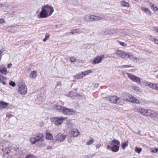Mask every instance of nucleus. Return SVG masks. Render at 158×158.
<instances>
[{
	"label": "nucleus",
	"mask_w": 158,
	"mask_h": 158,
	"mask_svg": "<svg viewBox=\"0 0 158 158\" xmlns=\"http://www.w3.org/2000/svg\"><path fill=\"white\" fill-rule=\"evenodd\" d=\"M0 78H1L2 79H6V78L4 77L1 74H0Z\"/></svg>",
	"instance_id": "obj_53"
},
{
	"label": "nucleus",
	"mask_w": 158,
	"mask_h": 158,
	"mask_svg": "<svg viewBox=\"0 0 158 158\" xmlns=\"http://www.w3.org/2000/svg\"><path fill=\"white\" fill-rule=\"evenodd\" d=\"M128 141H127L125 143H122V148L124 149L128 145Z\"/></svg>",
	"instance_id": "obj_34"
},
{
	"label": "nucleus",
	"mask_w": 158,
	"mask_h": 158,
	"mask_svg": "<svg viewBox=\"0 0 158 158\" xmlns=\"http://www.w3.org/2000/svg\"><path fill=\"white\" fill-rule=\"evenodd\" d=\"M129 56L128 58L132 60L133 62H137L139 61V59L133 55L132 53L130 52Z\"/></svg>",
	"instance_id": "obj_17"
},
{
	"label": "nucleus",
	"mask_w": 158,
	"mask_h": 158,
	"mask_svg": "<svg viewBox=\"0 0 158 158\" xmlns=\"http://www.w3.org/2000/svg\"><path fill=\"white\" fill-rule=\"evenodd\" d=\"M46 137L48 139H51L53 138L52 135L50 133H47Z\"/></svg>",
	"instance_id": "obj_35"
},
{
	"label": "nucleus",
	"mask_w": 158,
	"mask_h": 158,
	"mask_svg": "<svg viewBox=\"0 0 158 158\" xmlns=\"http://www.w3.org/2000/svg\"><path fill=\"white\" fill-rule=\"evenodd\" d=\"M50 16L48 15L46 11L42 8V10L40 14L38 15L39 18H45Z\"/></svg>",
	"instance_id": "obj_13"
},
{
	"label": "nucleus",
	"mask_w": 158,
	"mask_h": 158,
	"mask_svg": "<svg viewBox=\"0 0 158 158\" xmlns=\"http://www.w3.org/2000/svg\"><path fill=\"white\" fill-rule=\"evenodd\" d=\"M104 56L103 55L101 56H97L94 59L92 62V64H96L101 63L102 59L104 58Z\"/></svg>",
	"instance_id": "obj_9"
},
{
	"label": "nucleus",
	"mask_w": 158,
	"mask_h": 158,
	"mask_svg": "<svg viewBox=\"0 0 158 158\" xmlns=\"http://www.w3.org/2000/svg\"><path fill=\"white\" fill-rule=\"evenodd\" d=\"M75 79H79L83 77V75L82 73L78 74L74 76Z\"/></svg>",
	"instance_id": "obj_32"
},
{
	"label": "nucleus",
	"mask_w": 158,
	"mask_h": 158,
	"mask_svg": "<svg viewBox=\"0 0 158 158\" xmlns=\"http://www.w3.org/2000/svg\"><path fill=\"white\" fill-rule=\"evenodd\" d=\"M84 19L85 21L88 22H90V15H85L84 18Z\"/></svg>",
	"instance_id": "obj_26"
},
{
	"label": "nucleus",
	"mask_w": 158,
	"mask_h": 158,
	"mask_svg": "<svg viewBox=\"0 0 158 158\" xmlns=\"http://www.w3.org/2000/svg\"><path fill=\"white\" fill-rule=\"evenodd\" d=\"M117 98V97L114 96H111L109 98H107V100L109 101L111 103H115L116 100Z\"/></svg>",
	"instance_id": "obj_19"
},
{
	"label": "nucleus",
	"mask_w": 158,
	"mask_h": 158,
	"mask_svg": "<svg viewBox=\"0 0 158 158\" xmlns=\"http://www.w3.org/2000/svg\"><path fill=\"white\" fill-rule=\"evenodd\" d=\"M2 81V84H3V85H4L6 84V82H4V81Z\"/></svg>",
	"instance_id": "obj_62"
},
{
	"label": "nucleus",
	"mask_w": 158,
	"mask_h": 158,
	"mask_svg": "<svg viewBox=\"0 0 158 158\" xmlns=\"http://www.w3.org/2000/svg\"><path fill=\"white\" fill-rule=\"evenodd\" d=\"M44 135L42 134H40L39 135H37L32 137L30 139V141L33 144H35L37 142H41L43 140V138Z\"/></svg>",
	"instance_id": "obj_2"
},
{
	"label": "nucleus",
	"mask_w": 158,
	"mask_h": 158,
	"mask_svg": "<svg viewBox=\"0 0 158 158\" xmlns=\"http://www.w3.org/2000/svg\"><path fill=\"white\" fill-rule=\"evenodd\" d=\"M141 9L144 12L148 15H151V13L150 10L148 8L146 7H141Z\"/></svg>",
	"instance_id": "obj_24"
},
{
	"label": "nucleus",
	"mask_w": 158,
	"mask_h": 158,
	"mask_svg": "<svg viewBox=\"0 0 158 158\" xmlns=\"http://www.w3.org/2000/svg\"><path fill=\"white\" fill-rule=\"evenodd\" d=\"M9 103L3 102H0V110L6 108Z\"/></svg>",
	"instance_id": "obj_23"
},
{
	"label": "nucleus",
	"mask_w": 158,
	"mask_h": 158,
	"mask_svg": "<svg viewBox=\"0 0 158 158\" xmlns=\"http://www.w3.org/2000/svg\"><path fill=\"white\" fill-rule=\"evenodd\" d=\"M64 107L60 105H56L55 106V108L56 109L58 110L59 111L62 112L64 109Z\"/></svg>",
	"instance_id": "obj_29"
},
{
	"label": "nucleus",
	"mask_w": 158,
	"mask_h": 158,
	"mask_svg": "<svg viewBox=\"0 0 158 158\" xmlns=\"http://www.w3.org/2000/svg\"><path fill=\"white\" fill-rule=\"evenodd\" d=\"M92 72L91 70H89L87 71H85L84 72H82V73L84 76H85L88 75L89 74L91 73Z\"/></svg>",
	"instance_id": "obj_33"
},
{
	"label": "nucleus",
	"mask_w": 158,
	"mask_h": 158,
	"mask_svg": "<svg viewBox=\"0 0 158 158\" xmlns=\"http://www.w3.org/2000/svg\"><path fill=\"white\" fill-rule=\"evenodd\" d=\"M2 79L1 78H0V82H1L2 81Z\"/></svg>",
	"instance_id": "obj_64"
},
{
	"label": "nucleus",
	"mask_w": 158,
	"mask_h": 158,
	"mask_svg": "<svg viewBox=\"0 0 158 158\" xmlns=\"http://www.w3.org/2000/svg\"><path fill=\"white\" fill-rule=\"evenodd\" d=\"M12 64L11 63H10V64H8L7 65L8 68H10L11 67V66H12Z\"/></svg>",
	"instance_id": "obj_55"
},
{
	"label": "nucleus",
	"mask_w": 158,
	"mask_h": 158,
	"mask_svg": "<svg viewBox=\"0 0 158 158\" xmlns=\"http://www.w3.org/2000/svg\"><path fill=\"white\" fill-rule=\"evenodd\" d=\"M82 32V31L79 29H77L73 30L71 31V32L67 33H66V34L67 35H69V34L74 35L76 33L79 34L81 33Z\"/></svg>",
	"instance_id": "obj_18"
},
{
	"label": "nucleus",
	"mask_w": 158,
	"mask_h": 158,
	"mask_svg": "<svg viewBox=\"0 0 158 158\" xmlns=\"http://www.w3.org/2000/svg\"><path fill=\"white\" fill-rule=\"evenodd\" d=\"M70 135L73 136L74 137H76L79 135L78 131L76 129H71L69 131Z\"/></svg>",
	"instance_id": "obj_14"
},
{
	"label": "nucleus",
	"mask_w": 158,
	"mask_h": 158,
	"mask_svg": "<svg viewBox=\"0 0 158 158\" xmlns=\"http://www.w3.org/2000/svg\"><path fill=\"white\" fill-rule=\"evenodd\" d=\"M153 41H154L155 43L158 44V40L157 39L155 38Z\"/></svg>",
	"instance_id": "obj_52"
},
{
	"label": "nucleus",
	"mask_w": 158,
	"mask_h": 158,
	"mask_svg": "<svg viewBox=\"0 0 158 158\" xmlns=\"http://www.w3.org/2000/svg\"><path fill=\"white\" fill-rule=\"evenodd\" d=\"M0 72L4 74H6L7 73L6 68L3 65L0 66Z\"/></svg>",
	"instance_id": "obj_20"
},
{
	"label": "nucleus",
	"mask_w": 158,
	"mask_h": 158,
	"mask_svg": "<svg viewBox=\"0 0 158 158\" xmlns=\"http://www.w3.org/2000/svg\"><path fill=\"white\" fill-rule=\"evenodd\" d=\"M155 38L153 37L152 36L150 35L149 37V39L152 41H153Z\"/></svg>",
	"instance_id": "obj_50"
},
{
	"label": "nucleus",
	"mask_w": 158,
	"mask_h": 158,
	"mask_svg": "<svg viewBox=\"0 0 158 158\" xmlns=\"http://www.w3.org/2000/svg\"><path fill=\"white\" fill-rule=\"evenodd\" d=\"M49 35L48 34H46L45 38L43 39V41L45 42L49 38Z\"/></svg>",
	"instance_id": "obj_43"
},
{
	"label": "nucleus",
	"mask_w": 158,
	"mask_h": 158,
	"mask_svg": "<svg viewBox=\"0 0 158 158\" xmlns=\"http://www.w3.org/2000/svg\"><path fill=\"white\" fill-rule=\"evenodd\" d=\"M76 58L74 57H72L70 59V60L71 62H73L76 61Z\"/></svg>",
	"instance_id": "obj_45"
},
{
	"label": "nucleus",
	"mask_w": 158,
	"mask_h": 158,
	"mask_svg": "<svg viewBox=\"0 0 158 158\" xmlns=\"http://www.w3.org/2000/svg\"><path fill=\"white\" fill-rule=\"evenodd\" d=\"M119 146L117 145L113 146L112 151L114 152H117L119 150Z\"/></svg>",
	"instance_id": "obj_30"
},
{
	"label": "nucleus",
	"mask_w": 158,
	"mask_h": 158,
	"mask_svg": "<svg viewBox=\"0 0 158 158\" xmlns=\"http://www.w3.org/2000/svg\"><path fill=\"white\" fill-rule=\"evenodd\" d=\"M9 84L10 85L12 86L13 87H15V82L12 81H10L9 83Z\"/></svg>",
	"instance_id": "obj_41"
},
{
	"label": "nucleus",
	"mask_w": 158,
	"mask_h": 158,
	"mask_svg": "<svg viewBox=\"0 0 158 158\" xmlns=\"http://www.w3.org/2000/svg\"><path fill=\"white\" fill-rule=\"evenodd\" d=\"M122 100L121 98L117 97V98L116 100L115 103L118 105H121L123 103Z\"/></svg>",
	"instance_id": "obj_27"
},
{
	"label": "nucleus",
	"mask_w": 158,
	"mask_h": 158,
	"mask_svg": "<svg viewBox=\"0 0 158 158\" xmlns=\"http://www.w3.org/2000/svg\"><path fill=\"white\" fill-rule=\"evenodd\" d=\"M99 86V84L98 83H96L95 84V86L97 87H98Z\"/></svg>",
	"instance_id": "obj_59"
},
{
	"label": "nucleus",
	"mask_w": 158,
	"mask_h": 158,
	"mask_svg": "<svg viewBox=\"0 0 158 158\" xmlns=\"http://www.w3.org/2000/svg\"><path fill=\"white\" fill-rule=\"evenodd\" d=\"M52 148V146H49L47 147V149H51Z\"/></svg>",
	"instance_id": "obj_56"
},
{
	"label": "nucleus",
	"mask_w": 158,
	"mask_h": 158,
	"mask_svg": "<svg viewBox=\"0 0 158 158\" xmlns=\"http://www.w3.org/2000/svg\"><path fill=\"white\" fill-rule=\"evenodd\" d=\"M104 16L103 15H100L98 16L90 15V22L96 21L98 20H101L104 19Z\"/></svg>",
	"instance_id": "obj_7"
},
{
	"label": "nucleus",
	"mask_w": 158,
	"mask_h": 158,
	"mask_svg": "<svg viewBox=\"0 0 158 158\" xmlns=\"http://www.w3.org/2000/svg\"><path fill=\"white\" fill-rule=\"evenodd\" d=\"M2 52L0 50V56H1V58L2 57Z\"/></svg>",
	"instance_id": "obj_61"
},
{
	"label": "nucleus",
	"mask_w": 158,
	"mask_h": 158,
	"mask_svg": "<svg viewBox=\"0 0 158 158\" xmlns=\"http://www.w3.org/2000/svg\"><path fill=\"white\" fill-rule=\"evenodd\" d=\"M151 83L148 82L147 81H144V83L145 86H150V84Z\"/></svg>",
	"instance_id": "obj_44"
},
{
	"label": "nucleus",
	"mask_w": 158,
	"mask_h": 158,
	"mask_svg": "<svg viewBox=\"0 0 158 158\" xmlns=\"http://www.w3.org/2000/svg\"><path fill=\"white\" fill-rule=\"evenodd\" d=\"M132 67L131 66H129L128 65H122V68H127V67Z\"/></svg>",
	"instance_id": "obj_47"
},
{
	"label": "nucleus",
	"mask_w": 158,
	"mask_h": 158,
	"mask_svg": "<svg viewBox=\"0 0 158 158\" xmlns=\"http://www.w3.org/2000/svg\"><path fill=\"white\" fill-rule=\"evenodd\" d=\"M38 146H39L40 147H41L42 146H44V144L43 143H41V145H39L38 144Z\"/></svg>",
	"instance_id": "obj_57"
},
{
	"label": "nucleus",
	"mask_w": 158,
	"mask_h": 158,
	"mask_svg": "<svg viewBox=\"0 0 158 158\" xmlns=\"http://www.w3.org/2000/svg\"><path fill=\"white\" fill-rule=\"evenodd\" d=\"M121 5L124 7H129V4L125 1H123L121 2Z\"/></svg>",
	"instance_id": "obj_31"
},
{
	"label": "nucleus",
	"mask_w": 158,
	"mask_h": 158,
	"mask_svg": "<svg viewBox=\"0 0 158 158\" xmlns=\"http://www.w3.org/2000/svg\"><path fill=\"white\" fill-rule=\"evenodd\" d=\"M128 77L132 81L136 82L138 84L141 83V80L139 77L130 73L127 74Z\"/></svg>",
	"instance_id": "obj_6"
},
{
	"label": "nucleus",
	"mask_w": 158,
	"mask_h": 158,
	"mask_svg": "<svg viewBox=\"0 0 158 158\" xmlns=\"http://www.w3.org/2000/svg\"><path fill=\"white\" fill-rule=\"evenodd\" d=\"M42 8L45 10L50 16L54 11V9L51 6L46 5L43 7Z\"/></svg>",
	"instance_id": "obj_4"
},
{
	"label": "nucleus",
	"mask_w": 158,
	"mask_h": 158,
	"mask_svg": "<svg viewBox=\"0 0 158 158\" xmlns=\"http://www.w3.org/2000/svg\"><path fill=\"white\" fill-rule=\"evenodd\" d=\"M156 31L158 33V28H156Z\"/></svg>",
	"instance_id": "obj_63"
},
{
	"label": "nucleus",
	"mask_w": 158,
	"mask_h": 158,
	"mask_svg": "<svg viewBox=\"0 0 158 158\" xmlns=\"http://www.w3.org/2000/svg\"><path fill=\"white\" fill-rule=\"evenodd\" d=\"M118 42L119 43V44L122 46H123L124 47L127 46V44L124 42H121L119 41H118Z\"/></svg>",
	"instance_id": "obj_46"
},
{
	"label": "nucleus",
	"mask_w": 158,
	"mask_h": 158,
	"mask_svg": "<svg viewBox=\"0 0 158 158\" xmlns=\"http://www.w3.org/2000/svg\"><path fill=\"white\" fill-rule=\"evenodd\" d=\"M130 54V52H127L120 50H118L116 53V55L123 59L128 58Z\"/></svg>",
	"instance_id": "obj_3"
},
{
	"label": "nucleus",
	"mask_w": 158,
	"mask_h": 158,
	"mask_svg": "<svg viewBox=\"0 0 158 158\" xmlns=\"http://www.w3.org/2000/svg\"><path fill=\"white\" fill-rule=\"evenodd\" d=\"M149 4L151 7L152 9L156 14H158V9L157 6L155 5H153L152 3H150Z\"/></svg>",
	"instance_id": "obj_22"
},
{
	"label": "nucleus",
	"mask_w": 158,
	"mask_h": 158,
	"mask_svg": "<svg viewBox=\"0 0 158 158\" xmlns=\"http://www.w3.org/2000/svg\"><path fill=\"white\" fill-rule=\"evenodd\" d=\"M66 138L65 135L61 133L58 134L56 136V140L60 142H63Z\"/></svg>",
	"instance_id": "obj_12"
},
{
	"label": "nucleus",
	"mask_w": 158,
	"mask_h": 158,
	"mask_svg": "<svg viewBox=\"0 0 158 158\" xmlns=\"http://www.w3.org/2000/svg\"><path fill=\"white\" fill-rule=\"evenodd\" d=\"M148 110H146L140 107H137L135 110L136 111L146 116L148 113Z\"/></svg>",
	"instance_id": "obj_11"
},
{
	"label": "nucleus",
	"mask_w": 158,
	"mask_h": 158,
	"mask_svg": "<svg viewBox=\"0 0 158 158\" xmlns=\"http://www.w3.org/2000/svg\"><path fill=\"white\" fill-rule=\"evenodd\" d=\"M149 87L153 89L158 90V84H153L151 83Z\"/></svg>",
	"instance_id": "obj_25"
},
{
	"label": "nucleus",
	"mask_w": 158,
	"mask_h": 158,
	"mask_svg": "<svg viewBox=\"0 0 158 158\" xmlns=\"http://www.w3.org/2000/svg\"><path fill=\"white\" fill-rule=\"evenodd\" d=\"M78 96V97H82V95H81V94H76V96Z\"/></svg>",
	"instance_id": "obj_58"
},
{
	"label": "nucleus",
	"mask_w": 158,
	"mask_h": 158,
	"mask_svg": "<svg viewBox=\"0 0 158 158\" xmlns=\"http://www.w3.org/2000/svg\"><path fill=\"white\" fill-rule=\"evenodd\" d=\"M66 118L62 117H53L51 118V121L56 126L61 124Z\"/></svg>",
	"instance_id": "obj_1"
},
{
	"label": "nucleus",
	"mask_w": 158,
	"mask_h": 158,
	"mask_svg": "<svg viewBox=\"0 0 158 158\" xmlns=\"http://www.w3.org/2000/svg\"><path fill=\"white\" fill-rule=\"evenodd\" d=\"M101 146V144H99L96 146V147L97 148H99Z\"/></svg>",
	"instance_id": "obj_54"
},
{
	"label": "nucleus",
	"mask_w": 158,
	"mask_h": 158,
	"mask_svg": "<svg viewBox=\"0 0 158 158\" xmlns=\"http://www.w3.org/2000/svg\"><path fill=\"white\" fill-rule=\"evenodd\" d=\"M110 143V145L113 146L115 145H120V143L119 141L116 139H114L112 140Z\"/></svg>",
	"instance_id": "obj_21"
},
{
	"label": "nucleus",
	"mask_w": 158,
	"mask_h": 158,
	"mask_svg": "<svg viewBox=\"0 0 158 158\" xmlns=\"http://www.w3.org/2000/svg\"><path fill=\"white\" fill-rule=\"evenodd\" d=\"M120 32V30L117 28L113 29V34H118Z\"/></svg>",
	"instance_id": "obj_38"
},
{
	"label": "nucleus",
	"mask_w": 158,
	"mask_h": 158,
	"mask_svg": "<svg viewBox=\"0 0 158 158\" xmlns=\"http://www.w3.org/2000/svg\"><path fill=\"white\" fill-rule=\"evenodd\" d=\"M25 158H36V157L32 155H27Z\"/></svg>",
	"instance_id": "obj_42"
},
{
	"label": "nucleus",
	"mask_w": 158,
	"mask_h": 158,
	"mask_svg": "<svg viewBox=\"0 0 158 158\" xmlns=\"http://www.w3.org/2000/svg\"><path fill=\"white\" fill-rule=\"evenodd\" d=\"M19 93L22 95H24L27 91L26 86L24 85H20L19 88Z\"/></svg>",
	"instance_id": "obj_8"
},
{
	"label": "nucleus",
	"mask_w": 158,
	"mask_h": 158,
	"mask_svg": "<svg viewBox=\"0 0 158 158\" xmlns=\"http://www.w3.org/2000/svg\"><path fill=\"white\" fill-rule=\"evenodd\" d=\"M11 114H7L6 116L7 117H11Z\"/></svg>",
	"instance_id": "obj_60"
},
{
	"label": "nucleus",
	"mask_w": 158,
	"mask_h": 158,
	"mask_svg": "<svg viewBox=\"0 0 158 158\" xmlns=\"http://www.w3.org/2000/svg\"><path fill=\"white\" fill-rule=\"evenodd\" d=\"M5 22V20L1 18L0 19V24H1L3 23H4Z\"/></svg>",
	"instance_id": "obj_48"
},
{
	"label": "nucleus",
	"mask_w": 158,
	"mask_h": 158,
	"mask_svg": "<svg viewBox=\"0 0 158 158\" xmlns=\"http://www.w3.org/2000/svg\"><path fill=\"white\" fill-rule=\"evenodd\" d=\"M112 147L110 146V145H109L107 146V149L110 150H112Z\"/></svg>",
	"instance_id": "obj_51"
},
{
	"label": "nucleus",
	"mask_w": 158,
	"mask_h": 158,
	"mask_svg": "<svg viewBox=\"0 0 158 158\" xmlns=\"http://www.w3.org/2000/svg\"><path fill=\"white\" fill-rule=\"evenodd\" d=\"M147 116H150L152 118H158V113L148 110Z\"/></svg>",
	"instance_id": "obj_16"
},
{
	"label": "nucleus",
	"mask_w": 158,
	"mask_h": 158,
	"mask_svg": "<svg viewBox=\"0 0 158 158\" xmlns=\"http://www.w3.org/2000/svg\"><path fill=\"white\" fill-rule=\"evenodd\" d=\"M30 77L34 79L35 78L37 77V72L35 71H33L30 74Z\"/></svg>",
	"instance_id": "obj_28"
},
{
	"label": "nucleus",
	"mask_w": 158,
	"mask_h": 158,
	"mask_svg": "<svg viewBox=\"0 0 158 158\" xmlns=\"http://www.w3.org/2000/svg\"><path fill=\"white\" fill-rule=\"evenodd\" d=\"M62 112L65 114L73 115L74 114L75 111L71 109H69L64 107Z\"/></svg>",
	"instance_id": "obj_10"
},
{
	"label": "nucleus",
	"mask_w": 158,
	"mask_h": 158,
	"mask_svg": "<svg viewBox=\"0 0 158 158\" xmlns=\"http://www.w3.org/2000/svg\"><path fill=\"white\" fill-rule=\"evenodd\" d=\"M141 148H139L136 147L135 148V151L139 153L141 152Z\"/></svg>",
	"instance_id": "obj_40"
},
{
	"label": "nucleus",
	"mask_w": 158,
	"mask_h": 158,
	"mask_svg": "<svg viewBox=\"0 0 158 158\" xmlns=\"http://www.w3.org/2000/svg\"><path fill=\"white\" fill-rule=\"evenodd\" d=\"M94 142V140L92 138H90L89 140L86 142V143L88 145H90L93 143Z\"/></svg>",
	"instance_id": "obj_36"
},
{
	"label": "nucleus",
	"mask_w": 158,
	"mask_h": 158,
	"mask_svg": "<svg viewBox=\"0 0 158 158\" xmlns=\"http://www.w3.org/2000/svg\"><path fill=\"white\" fill-rule=\"evenodd\" d=\"M102 33L105 35H113V29H106L102 31Z\"/></svg>",
	"instance_id": "obj_15"
},
{
	"label": "nucleus",
	"mask_w": 158,
	"mask_h": 158,
	"mask_svg": "<svg viewBox=\"0 0 158 158\" xmlns=\"http://www.w3.org/2000/svg\"><path fill=\"white\" fill-rule=\"evenodd\" d=\"M68 95L72 98H73L75 96H76V94L75 93H74L72 91H70L69 94H68Z\"/></svg>",
	"instance_id": "obj_37"
},
{
	"label": "nucleus",
	"mask_w": 158,
	"mask_h": 158,
	"mask_svg": "<svg viewBox=\"0 0 158 158\" xmlns=\"http://www.w3.org/2000/svg\"><path fill=\"white\" fill-rule=\"evenodd\" d=\"M128 98L127 99V101H128L129 102L135 103L136 104H139L140 103L139 100L135 98L134 97L128 94H126Z\"/></svg>",
	"instance_id": "obj_5"
},
{
	"label": "nucleus",
	"mask_w": 158,
	"mask_h": 158,
	"mask_svg": "<svg viewBox=\"0 0 158 158\" xmlns=\"http://www.w3.org/2000/svg\"><path fill=\"white\" fill-rule=\"evenodd\" d=\"M61 82H58V84L56 85V87H55V89H61Z\"/></svg>",
	"instance_id": "obj_39"
},
{
	"label": "nucleus",
	"mask_w": 158,
	"mask_h": 158,
	"mask_svg": "<svg viewBox=\"0 0 158 158\" xmlns=\"http://www.w3.org/2000/svg\"><path fill=\"white\" fill-rule=\"evenodd\" d=\"M158 151V148H156L155 149H153L152 152L154 153H156Z\"/></svg>",
	"instance_id": "obj_49"
}]
</instances>
